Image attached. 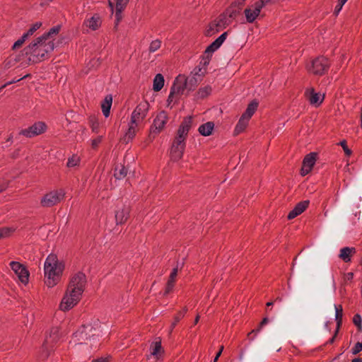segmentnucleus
I'll list each match as a JSON object with an SVG mask.
<instances>
[{
	"label": "nucleus",
	"mask_w": 362,
	"mask_h": 362,
	"mask_svg": "<svg viewBox=\"0 0 362 362\" xmlns=\"http://www.w3.org/2000/svg\"><path fill=\"white\" fill-rule=\"evenodd\" d=\"M260 330V328H258L257 330H252V332H250V334H252V332H259Z\"/></svg>",
	"instance_id": "nucleus-63"
},
{
	"label": "nucleus",
	"mask_w": 362,
	"mask_h": 362,
	"mask_svg": "<svg viewBox=\"0 0 362 362\" xmlns=\"http://www.w3.org/2000/svg\"><path fill=\"white\" fill-rule=\"evenodd\" d=\"M245 0H237L232 5H235L236 7H240V11L241 10V6L243 5Z\"/></svg>",
	"instance_id": "nucleus-52"
},
{
	"label": "nucleus",
	"mask_w": 362,
	"mask_h": 362,
	"mask_svg": "<svg viewBox=\"0 0 362 362\" xmlns=\"http://www.w3.org/2000/svg\"><path fill=\"white\" fill-rule=\"evenodd\" d=\"M270 0H259L245 8L244 13L247 23H253L259 16L261 10Z\"/></svg>",
	"instance_id": "nucleus-7"
},
{
	"label": "nucleus",
	"mask_w": 362,
	"mask_h": 362,
	"mask_svg": "<svg viewBox=\"0 0 362 362\" xmlns=\"http://www.w3.org/2000/svg\"><path fill=\"white\" fill-rule=\"evenodd\" d=\"M200 81H201V76H200V75H197V74L193 76L187 78V83H186L187 90V91L193 90L197 87V86L198 85V83Z\"/></svg>",
	"instance_id": "nucleus-28"
},
{
	"label": "nucleus",
	"mask_w": 362,
	"mask_h": 362,
	"mask_svg": "<svg viewBox=\"0 0 362 362\" xmlns=\"http://www.w3.org/2000/svg\"><path fill=\"white\" fill-rule=\"evenodd\" d=\"M273 305V302H268V303H267V306H271V305Z\"/></svg>",
	"instance_id": "nucleus-64"
},
{
	"label": "nucleus",
	"mask_w": 362,
	"mask_h": 362,
	"mask_svg": "<svg viewBox=\"0 0 362 362\" xmlns=\"http://www.w3.org/2000/svg\"><path fill=\"white\" fill-rule=\"evenodd\" d=\"M351 362H362V359L360 358H356L353 359Z\"/></svg>",
	"instance_id": "nucleus-58"
},
{
	"label": "nucleus",
	"mask_w": 362,
	"mask_h": 362,
	"mask_svg": "<svg viewBox=\"0 0 362 362\" xmlns=\"http://www.w3.org/2000/svg\"><path fill=\"white\" fill-rule=\"evenodd\" d=\"M80 163V157L77 155H73L68 159L67 166L69 168H73L77 166Z\"/></svg>",
	"instance_id": "nucleus-39"
},
{
	"label": "nucleus",
	"mask_w": 362,
	"mask_h": 362,
	"mask_svg": "<svg viewBox=\"0 0 362 362\" xmlns=\"http://www.w3.org/2000/svg\"><path fill=\"white\" fill-rule=\"evenodd\" d=\"M199 315H197L196 316L195 320H194V325L197 324V323H198V322H199Z\"/></svg>",
	"instance_id": "nucleus-59"
},
{
	"label": "nucleus",
	"mask_w": 362,
	"mask_h": 362,
	"mask_svg": "<svg viewBox=\"0 0 362 362\" xmlns=\"http://www.w3.org/2000/svg\"><path fill=\"white\" fill-rule=\"evenodd\" d=\"M42 25L40 22H37L32 25V27L27 31V33H24L28 37L33 35L34 33L38 30Z\"/></svg>",
	"instance_id": "nucleus-41"
},
{
	"label": "nucleus",
	"mask_w": 362,
	"mask_h": 362,
	"mask_svg": "<svg viewBox=\"0 0 362 362\" xmlns=\"http://www.w3.org/2000/svg\"><path fill=\"white\" fill-rule=\"evenodd\" d=\"M129 0H108L109 6L111 10H113V8L115 7V18H116V25L118 24L120 19L122 18L121 13L123 9L125 8L128 3Z\"/></svg>",
	"instance_id": "nucleus-18"
},
{
	"label": "nucleus",
	"mask_w": 362,
	"mask_h": 362,
	"mask_svg": "<svg viewBox=\"0 0 362 362\" xmlns=\"http://www.w3.org/2000/svg\"><path fill=\"white\" fill-rule=\"evenodd\" d=\"M127 175V169L122 165H118L115 167L114 176L117 180L124 178Z\"/></svg>",
	"instance_id": "nucleus-31"
},
{
	"label": "nucleus",
	"mask_w": 362,
	"mask_h": 362,
	"mask_svg": "<svg viewBox=\"0 0 362 362\" xmlns=\"http://www.w3.org/2000/svg\"><path fill=\"white\" fill-rule=\"evenodd\" d=\"M305 96L310 104L315 107H318L323 102L325 95L317 93L313 88H308L305 92Z\"/></svg>",
	"instance_id": "nucleus-15"
},
{
	"label": "nucleus",
	"mask_w": 362,
	"mask_h": 362,
	"mask_svg": "<svg viewBox=\"0 0 362 362\" xmlns=\"http://www.w3.org/2000/svg\"><path fill=\"white\" fill-rule=\"evenodd\" d=\"M347 1V0H339L337 5L334 8V13L336 15H338L340 11L341 10L343 6L345 4V3Z\"/></svg>",
	"instance_id": "nucleus-46"
},
{
	"label": "nucleus",
	"mask_w": 362,
	"mask_h": 362,
	"mask_svg": "<svg viewBox=\"0 0 362 362\" xmlns=\"http://www.w3.org/2000/svg\"><path fill=\"white\" fill-rule=\"evenodd\" d=\"M93 362H108V360L107 358H100L93 361Z\"/></svg>",
	"instance_id": "nucleus-56"
},
{
	"label": "nucleus",
	"mask_w": 362,
	"mask_h": 362,
	"mask_svg": "<svg viewBox=\"0 0 362 362\" xmlns=\"http://www.w3.org/2000/svg\"><path fill=\"white\" fill-rule=\"evenodd\" d=\"M64 196L65 192L62 189L52 191L43 197L41 204L43 206L50 207L62 201Z\"/></svg>",
	"instance_id": "nucleus-8"
},
{
	"label": "nucleus",
	"mask_w": 362,
	"mask_h": 362,
	"mask_svg": "<svg viewBox=\"0 0 362 362\" xmlns=\"http://www.w3.org/2000/svg\"><path fill=\"white\" fill-rule=\"evenodd\" d=\"M192 117H185L183 121L182 122L180 129L185 131L188 134V132L192 127Z\"/></svg>",
	"instance_id": "nucleus-36"
},
{
	"label": "nucleus",
	"mask_w": 362,
	"mask_h": 362,
	"mask_svg": "<svg viewBox=\"0 0 362 362\" xmlns=\"http://www.w3.org/2000/svg\"><path fill=\"white\" fill-rule=\"evenodd\" d=\"M150 354L148 355L147 359L153 358L156 361L160 360L164 354V349L161 345V340L160 338L156 339L150 345Z\"/></svg>",
	"instance_id": "nucleus-14"
},
{
	"label": "nucleus",
	"mask_w": 362,
	"mask_h": 362,
	"mask_svg": "<svg viewBox=\"0 0 362 362\" xmlns=\"http://www.w3.org/2000/svg\"><path fill=\"white\" fill-rule=\"evenodd\" d=\"M211 91L212 88L210 86H205L199 89L195 95V97L197 99H204L209 96Z\"/></svg>",
	"instance_id": "nucleus-32"
},
{
	"label": "nucleus",
	"mask_w": 362,
	"mask_h": 362,
	"mask_svg": "<svg viewBox=\"0 0 362 362\" xmlns=\"http://www.w3.org/2000/svg\"><path fill=\"white\" fill-rule=\"evenodd\" d=\"M214 128V122H208L206 123L202 124L199 127L198 131L201 135L204 136H208L212 134Z\"/></svg>",
	"instance_id": "nucleus-27"
},
{
	"label": "nucleus",
	"mask_w": 362,
	"mask_h": 362,
	"mask_svg": "<svg viewBox=\"0 0 362 362\" xmlns=\"http://www.w3.org/2000/svg\"><path fill=\"white\" fill-rule=\"evenodd\" d=\"M148 110L149 104L147 101H142L136 107L131 115L128 129L123 137L124 142L129 143L132 141L136 132L144 127Z\"/></svg>",
	"instance_id": "nucleus-4"
},
{
	"label": "nucleus",
	"mask_w": 362,
	"mask_h": 362,
	"mask_svg": "<svg viewBox=\"0 0 362 362\" xmlns=\"http://www.w3.org/2000/svg\"><path fill=\"white\" fill-rule=\"evenodd\" d=\"M228 21L219 16L216 19L211 22L205 30L206 36H212L223 30L228 25Z\"/></svg>",
	"instance_id": "nucleus-10"
},
{
	"label": "nucleus",
	"mask_w": 362,
	"mask_h": 362,
	"mask_svg": "<svg viewBox=\"0 0 362 362\" xmlns=\"http://www.w3.org/2000/svg\"><path fill=\"white\" fill-rule=\"evenodd\" d=\"M334 309H335V319L337 322V329L335 332V335L337 334L338 329L339 328V326L341 323V319L343 315V308L341 305H334Z\"/></svg>",
	"instance_id": "nucleus-34"
},
{
	"label": "nucleus",
	"mask_w": 362,
	"mask_h": 362,
	"mask_svg": "<svg viewBox=\"0 0 362 362\" xmlns=\"http://www.w3.org/2000/svg\"><path fill=\"white\" fill-rule=\"evenodd\" d=\"M91 128L93 129V132H97L98 131V127H99V124L98 122V121L95 119H93L91 120Z\"/></svg>",
	"instance_id": "nucleus-51"
},
{
	"label": "nucleus",
	"mask_w": 362,
	"mask_h": 362,
	"mask_svg": "<svg viewBox=\"0 0 362 362\" xmlns=\"http://www.w3.org/2000/svg\"><path fill=\"white\" fill-rule=\"evenodd\" d=\"M227 33H223L214 41L206 49V53H213L218 49L226 38Z\"/></svg>",
	"instance_id": "nucleus-25"
},
{
	"label": "nucleus",
	"mask_w": 362,
	"mask_h": 362,
	"mask_svg": "<svg viewBox=\"0 0 362 362\" xmlns=\"http://www.w3.org/2000/svg\"><path fill=\"white\" fill-rule=\"evenodd\" d=\"M10 267L23 284H28L29 280V272L23 264L18 262L13 261L10 262Z\"/></svg>",
	"instance_id": "nucleus-12"
},
{
	"label": "nucleus",
	"mask_w": 362,
	"mask_h": 362,
	"mask_svg": "<svg viewBox=\"0 0 362 362\" xmlns=\"http://www.w3.org/2000/svg\"><path fill=\"white\" fill-rule=\"evenodd\" d=\"M6 188V185H4L2 186H0V192H2Z\"/></svg>",
	"instance_id": "nucleus-60"
},
{
	"label": "nucleus",
	"mask_w": 362,
	"mask_h": 362,
	"mask_svg": "<svg viewBox=\"0 0 362 362\" xmlns=\"http://www.w3.org/2000/svg\"><path fill=\"white\" fill-rule=\"evenodd\" d=\"M161 41L160 40H153L149 45L148 51L150 53H153L160 49L161 46Z\"/></svg>",
	"instance_id": "nucleus-38"
},
{
	"label": "nucleus",
	"mask_w": 362,
	"mask_h": 362,
	"mask_svg": "<svg viewBox=\"0 0 362 362\" xmlns=\"http://www.w3.org/2000/svg\"><path fill=\"white\" fill-rule=\"evenodd\" d=\"M240 7H236L235 5H231L220 16L223 17V18L226 20L228 21V25H230L240 13Z\"/></svg>",
	"instance_id": "nucleus-23"
},
{
	"label": "nucleus",
	"mask_w": 362,
	"mask_h": 362,
	"mask_svg": "<svg viewBox=\"0 0 362 362\" xmlns=\"http://www.w3.org/2000/svg\"><path fill=\"white\" fill-rule=\"evenodd\" d=\"M187 134L185 132V131L180 129V128L177 130V136L175 138V141L185 143V140L187 139Z\"/></svg>",
	"instance_id": "nucleus-40"
},
{
	"label": "nucleus",
	"mask_w": 362,
	"mask_h": 362,
	"mask_svg": "<svg viewBox=\"0 0 362 362\" xmlns=\"http://www.w3.org/2000/svg\"><path fill=\"white\" fill-rule=\"evenodd\" d=\"M353 322H354V323L356 326L360 327L361 326V315H358V314L355 315L354 316V318H353Z\"/></svg>",
	"instance_id": "nucleus-48"
},
{
	"label": "nucleus",
	"mask_w": 362,
	"mask_h": 362,
	"mask_svg": "<svg viewBox=\"0 0 362 362\" xmlns=\"http://www.w3.org/2000/svg\"><path fill=\"white\" fill-rule=\"evenodd\" d=\"M361 350H362V346H361V343L357 342L353 349V354H356Z\"/></svg>",
	"instance_id": "nucleus-50"
},
{
	"label": "nucleus",
	"mask_w": 362,
	"mask_h": 362,
	"mask_svg": "<svg viewBox=\"0 0 362 362\" xmlns=\"http://www.w3.org/2000/svg\"><path fill=\"white\" fill-rule=\"evenodd\" d=\"M329 66L328 59L324 57H319L313 61L308 70L313 74L322 75L328 70Z\"/></svg>",
	"instance_id": "nucleus-9"
},
{
	"label": "nucleus",
	"mask_w": 362,
	"mask_h": 362,
	"mask_svg": "<svg viewBox=\"0 0 362 362\" xmlns=\"http://www.w3.org/2000/svg\"><path fill=\"white\" fill-rule=\"evenodd\" d=\"M249 120H250L249 119L245 118L243 116H241L238 124L235 126V133L236 134H238L243 132L247 127Z\"/></svg>",
	"instance_id": "nucleus-29"
},
{
	"label": "nucleus",
	"mask_w": 362,
	"mask_h": 362,
	"mask_svg": "<svg viewBox=\"0 0 362 362\" xmlns=\"http://www.w3.org/2000/svg\"><path fill=\"white\" fill-rule=\"evenodd\" d=\"M177 272H178V265H177V267H175V268L172 270V272H171V273H170V274L169 278H170V279H175V280H176V278H177Z\"/></svg>",
	"instance_id": "nucleus-49"
},
{
	"label": "nucleus",
	"mask_w": 362,
	"mask_h": 362,
	"mask_svg": "<svg viewBox=\"0 0 362 362\" xmlns=\"http://www.w3.org/2000/svg\"><path fill=\"white\" fill-rule=\"evenodd\" d=\"M27 38L28 37L25 34H23L22 37L13 44V48L16 49L20 47L24 43Z\"/></svg>",
	"instance_id": "nucleus-44"
},
{
	"label": "nucleus",
	"mask_w": 362,
	"mask_h": 362,
	"mask_svg": "<svg viewBox=\"0 0 362 362\" xmlns=\"http://www.w3.org/2000/svg\"><path fill=\"white\" fill-rule=\"evenodd\" d=\"M6 86H7L6 83L5 84H4L2 86H1V88H0V92H1V91L4 88H6Z\"/></svg>",
	"instance_id": "nucleus-62"
},
{
	"label": "nucleus",
	"mask_w": 362,
	"mask_h": 362,
	"mask_svg": "<svg viewBox=\"0 0 362 362\" xmlns=\"http://www.w3.org/2000/svg\"><path fill=\"white\" fill-rule=\"evenodd\" d=\"M257 106H258L257 102H256V101L251 102L248 105L245 112L242 115V116L250 119L251 118V117L253 115V114L255 112V111L257 110Z\"/></svg>",
	"instance_id": "nucleus-33"
},
{
	"label": "nucleus",
	"mask_w": 362,
	"mask_h": 362,
	"mask_svg": "<svg viewBox=\"0 0 362 362\" xmlns=\"http://www.w3.org/2000/svg\"><path fill=\"white\" fill-rule=\"evenodd\" d=\"M54 48L52 40H46L40 37L25 47L24 51L29 62L37 63L44 60Z\"/></svg>",
	"instance_id": "nucleus-5"
},
{
	"label": "nucleus",
	"mask_w": 362,
	"mask_h": 362,
	"mask_svg": "<svg viewBox=\"0 0 362 362\" xmlns=\"http://www.w3.org/2000/svg\"><path fill=\"white\" fill-rule=\"evenodd\" d=\"M59 337V329L58 327H52L46 335L43 348L48 349V346L58 340Z\"/></svg>",
	"instance_id": "nucleus-21"
},
{
	"label": "nucleus",
	"mask_w": 362,
	"mask_h": 362,
	"mask_svg": "<svg viewBox=\"0 0 362 362\" xmlns=\"http://www.w3.org/2000/svg\"><path fill=\"white\" fill-rule=\"evenodd\" d=\"M185 148V143L173 141L170 149V159L173 161H177L182 158Z\"/></svg>",
	"instance_id": "nucleus-20"
},
{
	"label": "nucleus",
	"mask_w": 362,
	"mask_h": 362,
	"mask_svg": "<svg viewBox=\"0 0 362 362\" xmlns=\"http://www.w3.org/2000/svg\"><path fill=\"white\" fill-rule=\"evenodd\" d=\"M175 281H176V280H175V279H172L170 278L168 279L167 284H166L165 291L164 293L165 295L168 294L169 293H170L173 291L175 284Z\"/></svg>",
	"instance_id": "nucleus-42"
},
{
	"label": "nucleus",
	"mask_w": 362,
	"mask_h": 362,
	"mask_svg": "<svg viewBox=\"0 0 362 362\" xmlns=\"http://www.w3.org/2000/svg\"><path fill=\"white\" fill-rule=\"evenodd\" d=\"M343 148L345 154L348 156H351L352 151L351 149H349L346 145V141L345 140H343L341 141H340V143L339 144Z\"/></svg>",
	"instance_id": "nucleus-45"
},
{
	"label": "nucleus",
	"mask_w": 362,
	"mask_h": 362,
	"mask_svg": "<svg viewBox=\"0 0 362 362\" xmlns=\"http://www.w3.org/2000/svg\"><path fill=\"white\" fill-rule=\"evenodd\" d=\"M102 23L101 16L98 13H95L86 18L83 23V27L86 29L87 32L95 31L101 27Z\"/></svg>",
	"instance_id": "nucleus-13"
},
{
	"label": "nucleus",
	"mask_w": 362,
	"mask_h": 362,
	"mask_svg": "<svg viewBox=\"0 0 362 362\" xmlns=\"http://www.w3.org/2000/svg\"><path fill=\"white\" fill-rule=\"evenodd\" d=\"M309 201L305 200L298 203L288 214V219L291 220L301 214L308 206Z\"/></svg>",
	"instance_id": "nucleus-22"
},
{
	"label": "nucleus",
	"mask_w": 362,
	"mask_h": 362,
	"mask_svg": "<svg viewBox=\"0 0 362 362\" xmlns=\"http://www.w3.org/2000/svg\"><path fill=\"white\" fill-rule=\"evenodd\" d=\"M6 188V185H4L2 186H0V192H2Z\"/></svg>",
	"instance_id": "nucleus-61"
},
{
	"label": "nucleus",
	"mask_w": 362,
	"mask_h": 362,
	"mask_svg": "<svg viewBox=\"0 0 362 362\" xmlns=\"http://www.w3.org/2000/svg\"><path fill=\"white\" fill-rule=\"evenodd\" d=\"M101 333L99 320L94 319L83 325L74 334L72 341L75 344H86L90 341V346L96 348L98 344V337Z\"/></svg>",
	"instance_id": "nucleus-3"
},
{
	"label": "nucleus",
	"mask_w": 362,
	"mask_h": 362,
	"mask_svg": "<svg viewBox=\"0 0 362 362\" xmlns=\"http://www.w3.org/2000/svg\"><path fill=\"white\" fill-rule=\"evenodd\" d=\"M268 322H269L268 317L263 318V320H262V322L260 323L259 328L261 329L264 325H267Z\"/></svg>",
	"instance_id": "nucleus-55"
},
{
	"label": "nucleus",
	"mask_w": 362,
	"mask_h": 362,
	"mask_svg": "<svg viewBox=\"0 0 362 362\" xmlns=\"http://www.w3.org/2000/svg\"><path fill=\"white\" fill-rule=\"evenodd\" d=\"M317 160V153H310L306 155L303 160V165L300 170V174L303 176L308 174L313 169Z\"/></svg>",
	"instance_id": "nucleus-16"
},
{
	"label": "nucleus",
	"mask_w": 362,
	"mask_h": 362,
	"mask_svg": "<svg viewBox=\"0 0 362 362\" xmlns=\"http://www.w3.org/2000/svg\"><path fill=\"white\" fill-rule=\"evenodd\" d=\"M129 211L130 209L128 206L122 205L117 206L115 214L116 224L121 225L124 223L129 218Z\"/></svg>",
	"instance_id": "nucleus-19"
},
{
	"label": "nucleus",
	"mask_w": 362,
	"mask_h": 362,
	"mask_svg": "<svg viewBox=\"0 0 362 362\" xmlns=\"http://www.w3.org/2000/svg\"><path fill=\"white\" fill-rule=\"evenodd\" d=\"M103 139L102 136H98L92 140L91 146L93 148H95L98 146V145L101 143Z\"/></svg>",
	"instance_id": "nucleus-47"
},
{
	"label": "nucleus",
	"mask_w": 362,
	"mask_h": 362,
	"mask_svg": "<svg viewBox=\"0 0 362 362\" xmlns=\"http://www.w3.org/2000/svg\"><path fill=\"white\" fill-rule=\"evenodd\" d=\"M28 76V75H25V76H24L23 77H22L21 78L11 80V81L7 82L6 84H7V86L11 85L12 83H16V82L21 81V79L27 78Z\"/></svg>",
	"instance_id": "nucleus-53"
},
{
	"label": "nucleus",
	"mask_w": 362,
	"mask_h": 362,
	"mask_svg": "<svg viewBox=\"0 0 362 362\" xmlns=\"http://www.w3.org/2000/svg\"><path fill=\"white\" fill-rule=\"evenodd\" d=\"M356 253L354 247H345L340 250L339 257L344 262H349L351 257Z\"/></svg>",
	"instance_id": "nucleus-24"
},
{
	"label": "nucleus",
	"mask_w": 362,
	"mask_h": 362,
	"mask_svg": "<svg viewBox=\"0 0 362 362\" xmlns=\"http://www.w3.org/2000/svg\"><path fill=\"white\" fill-rule=\"evenodd\" d=\"M187 77L185 75H178L171 87L170 92L168 98V106L172 107L187 90Z\"/></svg>",
	"instance_id": "nucleus-6"
},
{
	"label": "nucleus",
	"mask_w": 362,
	"mask_h": 362,
	"mask_svg": "<svg viewBox=\"0 0 362 362\" xmlns=\"http://www.w3.org/2000/svg\"><path fill=\"white\" fill-rule=\"evenodd\" d=\"M112 103V97L111 95L105 96L104 100L101 104V109L103 114L105 117H108L110 113V109Z\"/></svg>",
	"instance_id": "nucleus-26"
},
{
	"label": "nucleus",
	"mask_w": 362,
	"mask_h": 362,
	"mask_svg": "<svg viewBox=\"0 0 362 362\" xmlns=\"http://www.w3.org/2000/svg\"><path fill=\"white\" fill-rule=\"evenodd\" d=\"M47 126L42 122H38L33 124L27 129H22L19 134L28 138H31L40 135L46 131Z\"/></svg>",
	"instance_id": "nucleus-11"
},
{
	"label": "nucleus",
	"mask_w": 362,
	"mask_h": 362,
	"mask_svg": "<svg viewBox=\"0 0 362 362\" xmlns=\"http://www.w3.org/2000/svg\"><path fill=\"white\" fill-rule=\"evenodd\" d=\"M187 311V309L186 308H184L182 313H180L178 316H176L175 317L174 322L172 323L170 327V332L173 331V329L176 326L177 323L180 321V318L184 316L185 313Z\"/></svg>",
	"instance_id": "nucleus-43"
},
{
	"label": "nucleus",
	"mask_w": 362,
	"mask_h": 362,
	"mask_svg": "<svg viewBox=\"0 0 362 362\" xmlns=\"http://www.w3.org/2000/svg\"><path fill=\"white\" fill-rule=\"evenodd\" d=\"M164 86V78L162 74H158L153 79V89L154 91L160 90Z\"/></svg>",
	"instance_id": "nucleus-30"
},
{
	"label": "nucleus",
	"mask_w": 362,
	"mask_h": 362,
	"mask_svg": "<svg viewBox=\"0 0 362 362\" xmlns=\"http://www.w3.org/2000/svg\"><path fill=\"white\" fill-rule=\"evenodd\" d=\"M61 26L57 25L53 28H52L47 33H45L41 37H42L46 40H52L54 42L53 35H56L59 33L60 31Z\"/></svg>",
	"instance_id": "nucleus-35"
},
{
	"label": "nucleus",
	"mask_w": 362,
	"mask_h": 362,
	"mask_svg": "<svg viewBox=\"0 0 362 362\" xmlns=\"http://www.w3.org/2000/svg\"><path fill=\"white\" fill-rule=\"evenodd\" d=\"M353 276H354V274L353 273L350 272V273H348L346 275V277L347 279V280H351L353 279Z\"/></svg>",
	"instance_id": "nucleus-57"
},
{
	"label": "nucleus",
	"mask_w": 362,
	"mask_h": 362,
	"mask_svg": "<svg viewBox=\"0 0 362 362\" xmlns=\"http://www.w3.org/2000/svg\"><path fill=\"white\" fill-rule=\"evenodd\" d=\"M168 119V115L165 112H160L153 120L151 127V132L158 133L162 131Z\"/></svg>",
	"instance_id": "nucleus-17"
},
{
	"label": "nucleus",
	"mask_w": 362,
	"mask_h": 362,
	"mask_svg": "<svg viewBox=\"0 0 362 362\" xmlns=\"http://www.w3.org/2000/svg\"><path fill=\"white\" fill-rule=\"evenodd\" d=\"M223 350V346H221V348H220L219 351L216 354V355L215 356V358L214 360V362H216L218 361V358L221 355V353H222Z\"/></svg>",
	"instance_id": "nucleus-54"
},
{
	"label": "nucleus",
	"mask_w": 362,
	"mask_h": 362,
	"mask_svg": "<svg viewBox=\"0 0 362 362\" xmlns=\"http://www.w3.org/2000/svg\"><path fill=\"white\" fill-rule=\"evenodd\" d=\"M16 230L13 227H3L0 228V240L10 237Z\"/></svg>",
	"instance_id": "nucleus-37"
},
{
	"label": "nucleus",
	"mask_w": 362,
	"mask_h": 362,
	"mask_svg": "<svg viewBox=\"0 0 362 362\" xmlns=\"http://www.w3.org/2000/svg\"><path fill=\"white\" fill-rule=\"evenodd\" d=\"M65 264L55 254H49L44 263V281L48 288L57 286L62 279Z\"/></svg>",
	"instance_id": "nucleus-2"
},
{
	"label": "nucleus",
	"mask_w": 362,
	"mask_h": 362,
	"mask_svg": "<svg viewBox=\"0 0 362 362\" xmlns=\"http://www.w3.org/2000/svg\"><path fill=\"white\" fill-rule=\"evenodd\" d=\"M86 285V276L82 273L75 274L70 280L59 303V309L63 312L73 308L80 300Z\"/></svg>",
	"instance_id": "nucleus-1"
}]
</instances>
